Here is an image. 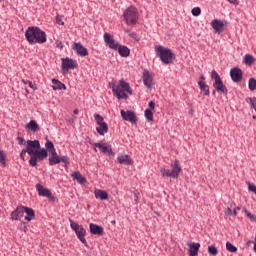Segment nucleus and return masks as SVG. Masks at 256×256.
I'll return each mask as SVG.
<instances>
[{
    "label": "nucleus",
    "instance_id": "f257e3e1",
    "mask_svg": "<svg viewBox=\"0 0 256 256\" xmlns=\"http://www.w3.org/2000/svg\"><path fill=\"white\" fill-rule=\"evenodd\" d=\"M45 147L50 155L48 159L50 167L59 165V163H63L65 167H69V156H59L55 149V144L51 140H46Z\"/></svg>",
    "mask_w": 256,
    "mask_h": 256
},
{
    "label": "nucleus",
    "instance_id": "f03ea898",
    "mask_svg": "<svg viewBox=\"0 0 256 256\" xmlns=\"http://www.w3.org/2000/svg\"><path fill=\"white\" fill-rule=\"evenodd\" d=\"M25 37L30 45H35L37 43L43 45V43H47V34L39 27H28L25 32Z\"/></svg>",
    "mask_w": 256,
    "mask_h": 256
},
{
    "label": "nucleus",
    "instance_id": "7ed1b4c3",
    "mask_svg": "<svg viewBox=\"0 0 256 256\" xmlns=\"http://www.w3.org/2000/svg\"><path fill=\"white\" fill-rule=\"evenodd\" d=\"M112 91L117 99H128V95H133V90L131 89V86H129V83H127L123 79L120 80L117 85L112 86Z\"/></svg>",
    "mask_w": 256,
    "mask_h": 256
},
{
    "label": "nucleus",
    "instance_id": "20e7f679",
    "mask_svg": "<svg viewBox=\"0 0 256 256\" xmlns=\"http://www.w3.org/2000/svg\"><path fill=\"white\" fill-rule=\"evenodd\" d=\"M154 51L156 56L159 57L160 61H162L164 65H171V63H173V60L175 59V53H173L171 49L158 45L155 46Z\"/></svg>",
    "mask_w": 256,
    "mask_h": 256
},
{
    "label": "nucleus",
    "instance_id": "39448f33",
    "mask_svg": "<svg viewBox=\"0 0 256 256\" xmlns=\"http://www.w3.org/2000/svg\"><path fill=\"white\" fill-rule=\"evenodd\" d=\"M41 149V143L39 140H27L26 141V148L22 149L20 152V158L22 161H25V155H35L36 151Z\"/></svg>",
    "mask_w": 256,
    "mask_h": 256
},
{
    "label": "nucleus",
    "instance_id": "423d86ee",
    "mask_svg": "<svg viewBox=\"0 0 256 256\" xmlns=\"http://www.w3.org/2000/svg\"><path fill=\"white\" fill-rule=\"evenodd\" d=\"M70 221V227L72 231L75 232L76 237L83 243L85 247H89V244L87 243V239H85V235H87V230L83 228V226L79 225V223L73 221L72 219H69Z\"/></svg>",
    "mask_w": 256,
    "mask_h": 256
},
{
    "label": "nucleus",
    "instance_id": "0eeeda50",
    "mask_svg": "<svg viewBox=\"0 0 256 256\" xmlns=\"http://www.w3.org/2000/svg\"><path fill=\"white\" fill-rule=\"evenodd\" d=\"M171 168H172L171 170L165 169V168H160V173H161L162 177H170L172 179H177V177H179L180 171H182L181 164L179 163V160H175L171 164Z\"/></svg>",
    "mask_w": 256,
    "mask_h": 256
},
{
    "label": "nucleus",
    "instance_id": "6e6552de",
    "mask_svg": "<svg viewBox=\"0 0 256 256\" xmlns=\"http://www.w3.org/2000/svg\"><path fill=\"white\" fill-rule=\"evenodd\" d=\"M124 19L127 25H137V19H139V14L137 13L136 7H129L124 11Z\"/></svg>",
    "mask_w": 256,
    "mask_h": 256
},
{
    "label": "nucleus",
    "instance_id": "1a4fd4ad",
    "mask_svg": "<svg viewBox=\"0 0 256 256\" xmlns=\"http://www.w3.org/2000/svg\"><path fill=\"white\" fill-rule=\"evenodd\" d=\"M61 61H62V64H61L62 71L67 72L69 71V69H77V67L79 66L76 60H73L69 57L62 58Z\"/></svg>",
    "mask_w": 256,
    "mask_h": 256
},
{
    "label": "nucleus",
    "instance_id": "9d476101",
    "mask_svg": "<svg viewBox=\"0 0 256 256\" xmlns=\"http://www.w3.org/2000/svg\"><path fill=\"white\" fill-rule=\"evenodd\" d=\"M103 39L109 49H112V51H117V48L119 47V42H116L115 39H113V35L106 32L103 35Z\"/></svg>",
    "mask_w": 256,
    "mask_h": 256
},
{
    "label": "nucleus",
    "instance_id": "9b49d317",
    "mask_svg": "<svg viewBox=\"0 0 256 256\" xmlns=\"http://www.w3.org/2000/svg\"><path fill=\"white\" fill-rule=\"evenodd\" d=\"M72 49L79 57H87V55H89V51L87 48H85V46H83V44H81V42H74Z\"/></svg>",
    "mask_w": 256,
    "mask_h": 256
},
{
    "label": "nucleus",
    "instance_id": "f8f14e48",
    "mask_svg": "<svg viewBox=\"0 0 256 256\" xmlns=\"http://www.w3.org/2000/svg\"><path fill=\"white\" fill-rule=\"evenodd\" d=\"M121 117L124 121H128L129 123L135 124L137 123V116L135 115V112L131 110H121Z\"/></svg>",
    "mask_w": 256,
    "mask_h": 256
},
{
    "label": "nucleus",
    "instance_id": "ddd939ff",
    "mask_svg": "<svg viewBox=\"0 0 256 256\" xmlns=\"http://www.w3.org/2000/svg\"><path fill=\"white\" fill-rule=\"evenodd\" d=\"M94 147H99L101 153L110 155V156H115V152H113V148L111 145H107V143H101V142H96L93 144Z\"/></svg>",
    "mask_w": 256,
    "mask_h": 256
},
{
    "label": "nucleus",
    "instance_id": "4468645a",
    "mask_svg": "<svg viewBox=\"0 0 256 256\" xmlns=\"http://www.w3.org/2000/svg\"><path fill=\"white\" fill-rule=\"evenodd\" d=\"M230 77L234 83H239L243 80V71L241 68L234 67L230 70Z\"/></svg>",
    "mask_w": 256,
    "mask_h": 256
},
{
    "label": "nucleus",
    "instance_id": "2eb2a0df",
    "mask_svg": "<svg viewBox=\"0 0 256 256\" xmlns=\"http://www.w3.org/2000/svg\"><path fill=\"white\" fill-rule=\"evenodd\" d=\"M142 81L147 89H151L153 87V75L149 70H144L142 74Z\"/></svg>",
    "mask_w": 256,
    "mask_h": 256
},
{
    "label": "nucleus",
    "instance_id": "dca6fc26",
    "mask_svg": "<svg viewBox=\"0 0 256 256\" xmlns=\"http://www.w3.org/2000/svg\"><path fill=\"white\" fill-rule=\"evenodd\" d=\"M118 165H132L133 159L129 154H118L117 159L115 161Z\"/></svg>",
    "mask_w": 256,
    "mask_h": 256
},
{
    "label": "nucleus",
    "instance_id": "f3484780",
    "mask_svg": "<svg viewBox=\"0 0 256 256\" xmlns=\"http://www.w3.org/2000/svg\"><path fill=\"white\" fill-rule=\"evenodd\" d=\"M25 206H18L12 213H11V219L13 221H19L21 217L24 215Z\"/></svg>",
    "mask_w": 256,
    "mask_h": 256
},
{
    "label": "nucleus",
    "instance_id": "a211bd4d",
    "mask_svg": "<svg viewBox=\"0 0 256 256\" xmlns=\"http://www.w3.org/2000/svg\"><path fill=\"white\" fill-rule=\"evenodd\" d=\"M213 87L216 91H218V93L220 92L224 95H227V93H229V91L227 90V86L223 84V80L221 79L214 82Z\"/></svg>",
    "mask_w": 256,
    "mask_h": 256
},
{
    "label": "nucleus",
    "instance_id": "6ab92c4d",
    "mask_svg": "<svg viewBox=\"0 0 256 256\" xmlns=\"http://www.w3.org/2000/svg\"><path fill=\"white\" fill-rule=\"evenodd\" d=\"M187 245L189 247V250H188L189 256H196L197 253H199V249L201 248L200 243L193 242V243H188Z\"/></svg>",
    "mask_w": 256,
    "mask_h": 256
},
{
    "label": "nucleus",
    "instance_id": "aec40b11",
    "mask_svg": "<svg viewBox=\"0 0 256 256\" xmlns=\"http://www.w3.org/2000/svg\"><path fill=\"white\" fill-rule=\"evenodd\" d=\"M212 25V29H214V31H216V33H221L223 32V28L225 27V24L218 19H215L211 22Z\"/></svg>",
    "mask_w": 256,
    "mask_h": 256
},
{
    "label": "nucleus",
    "instance_id": "412c9836",
    "mask_svg": "<svg viewBox=\"0 0 256 256\" xmlns=\"http://www.w3.org/2000/svg\"><path fill=\"white\" fill-rule=\"evenodd\" d=\"M116 51H118L120 57H129V55H131V50L129 47L120 45L119 43Z\"/></svg>",
    "mask_w": 256,
    "mask_h": 256
},
{
    "label": "nucleus",
    "instance_id": "4be33fe9",
    "mask_svg": "<svg viewBox=\"0 0 256 256\" xmlns=\"http://www.w3.org/2000/svg\"><path fill=\"white\" fill-rule=\"evenodd\" d=\"M52 89L54 91H65L67 89V86H65V84H63V82L53 78L52 79Z\"/></svg>",
    "mask_w": 256,
    "mask_h": 256
},
{
    "label": "nucleus",
    "instance_id": "5701e85b",
    "mask_svg": "<svg viewBox=\"0 0 256 256\" xmlns=\"http://www.w3.org/2000/svg\"><path fill=\"white\" fill-rule=\"evenodd\" d=\"M36 189L40 197H51V190L43 187V185L36 184Z\"/></svg>",
    "mask_w": 256,
    "mask_h": 256
},
{
    "label": "nucleus",
    "instance_id": "b1692460",
    "mask_svg": "<svg viewBox=\"0 0 256 256\" xmlns=\"http://www.w3.org/2000/svg\"><path fill=\"white\" fill-rule=\"evenodd\" d=\"M89 227H90V233L92 235H99V236H101L104 233V229L102 228V226L90 223Z\"/></svg>",
    "mask_w": 256,
    "mask_h": 256
},
{
    "label": "nucleus",
    "instance_id": "393cba45",
    "mask_svg": "<svg viewBox=\"0 0 256 256\" xmlns=\"http://www.w3.org/2000/svg\"><path fill=\"white\" fill-rule=\"evenodd\" d=\"M48 150L45 148H40L38 150H36V153H34L33 155L36 156V158L38 159V161H44V159H47V156L49 155V153L47 152Z\"/></svg>",
    "mask_w": 256,
    "mask_h": 256
},
{
    "label": "nucleus",
    "instance_id": "a878e982",
    "mask_svg": "<svg viewBox=\"0 0 256 256\" xmlns=\"http://www.w3.org/2000/svg\"><path fill=\"white\" fill-rule=\"evenodd\" d=\"M94 195H95L96 199H100L101 201H105V200L109 199V194L105 190L96 189L94 191Z\"/></svg>",
    "mask_w": 256,
    "mask_h": 256
},
{
    "label": "nucleus",
    "instance_id": "bb28decb",
    "mask_svg": "<svg viewBox=\"0 0 256 256\" xmlns=\"http://www.w3.org/2000/svg\"><path fill=\"white\" fill-rule=\"evenodd\" d=\"M24 213H26V215H27L24 218L25 221H33V219H35V210H33V208L24 206Z\"/></svg>",
    "mask_w": 256,
    "mask_h": 256
},
{
    "label": "nucleus",
    "instance_id": "cd10ccee",
    "mask_svg": "<svg viewBox=\"0 0 256 256\" xmlns=\"http://www.w3.org/2000/svg\"><path fill=\"white\" fill-rule=\"evenodd\" d=\"M28 131H32V133H37L39 131V124L35 120H31L25 127Z\"/></svg>",
    "mask_w": 256,
    "mask_h": 256
},
{
    "label": "nucleus",
    "instance_id": "c85d7f7f",
    "mask_svg": "<svg viewBox=\"0 0 256 256\" xmlns=\"http://www.w3.org/2000/svg\"><path fill=\"white\" fill-rule=\"evenodd\" d=\"M72 177L78 181L80 185H85V183H87V179L81 174V172H73Z\"/></svg>",
    "mask_w": 256,
    "mask_h": 256
},
{
    "label": "nucleus",
    "instance_id": "c756f323",
    "mask_svg": "<svg viewBox=\"0 0 256 256\" xmlns=\"http://www.w3.org/2000/svg\"><path fill=\"white\" fill-rule=\"evenodd\" d=\"M99 127L96 128V131L100 135H105V133H109V126L107 125L106 122L98 124Z\"/></svg>",
    "mask_w": 256,
    "mask_h": 256
},
{
    "label": "nucleus",
    "instance_id": "7c9ffc66",
    "mask_svg": "<svg viewBox=\"0 0 256 256\" xmlns=\"http://www.w3.org/2000/svg\"><path fill=\"white\" fill-rule=\"evenodd\" d=\"M198 85L200 87V91L203 93V95H205L206 97H209V85H207L205 82L203 81H198Z\"/></svg>",
    "mask_w": 256,
    "mask_h": 256
},
{
    "label": "nucleus",
    "instance_id": "2f4dec72",
    "mask_svg": "<svg viewBox=\"0 0 256 256\" xmlns=\"http://www.w3.org/2000/svg\"><path fill=\"white\" fill-rule=\"evenodd\" d=\"M243 63H245V65H253V63H255V57H253L251 54H246L243 57Z\"/></svg>",
    "mask_w": 256,
    "mask_h": 256
},
{
    "label": "nucleus",
    "instance_id": "473e14b6",
    "mask_svg": "<svg viewBox=\"0 0 256 256\" xmlns=\"http://www.w3.org/2000/svg\"><path fill=\"white\" fill-rule=\"evenodd\" d=\"M248 88L250 91H256V79L250 78L248 81Z\"/></svg>",
    "mask_w": 256,
    "mask_h": 256
},
{
    "label": "nucleus",
    "instance_id": "72a5a7b5",
    "mask_svg": "<svg viewBox=\"0 0 256 256\" xmlns=\"http://www.w3.org/2000/svg\"><path fill=\"white\" fill-rule=\"evenodd\" d=\"M37 161H39V159L36 155H30L29 165L31 167H37Z\"/></svg>",
    "mask_w": 256,
    "mask_h": 256
},
{
    "label": "nucleus",
    "instance_id": "f704fd0d",
    "mask_svg": "<svg viewBox=\"0 0 256 256\" xmlns=\"http://www.w3.org/2000/svg\"><path fill=\"white\" fill-rule=\"evenodd\" d=\"M144 115H145L147 121H149V122L153 121V111H151V109H146L144 112Z\"/></svg>",
    "mask_w": 256,
    "mask_h": 256
},
{
    "label": "nucleus",
    "instance_id": "c9c22d12",
    "mask_svg": "<svg viewBox=\"0 0 256 256\" xmlns=\"http://www.w3.org/2000/svg\"><path fill=\"white\" fill-rule=\"evenodd\" d=\"M226 249L230 253H237V247H235V245H232L231 242L226 243Z\"/></svg>",
    "mask_w": 256,
    "mask_h": 256
},
{
    "label": "nucleus",
    "instance_id": "e433bc0d",
    "mask_svg": "<svg viewBox=\"0 0 256 256\" xmlns=\"http://www.w3.org/2000/svg\"><path fill=\"white\" fill-rule=\"evenodd\" d=\"M208 253L209 255L216 256L217 253H219V250H217V247L214 245L208 246Z\"/></svg>",
    "mask_w": 256,
    "mask_h": 256
},
{
    "label": "nucleus",
    "instance_id": "4c0bfd02",
    "mask_svg": "<svg viewBox=\"0 0 256 256\" xmlns=\"http://www.w3.org/2000/svg\"><path fill=\"white\" fill-rule=\"evenodd\" d=\"M94 119H95L97 125H101V123H105L103 116H101L99 114H94Z\"/></svg>",
    "mask_w": 256,
    "mask_h": 256
},
{
    "label": "nucleus",
    "instance_id": "58836bf2",
    "mask_svg": "<svg viewBox=\"0 0 256 256\" xmlns=\"http://www.w3.org/2000/svg\"><path fill=\"white\" fill-rule=\"evenodd\" d=\"M244 213L245 215L248 217V219H250V221L255 222L256 221V217L255 215H253L251 212H249L247 209H244Z\"/></svg>",
    "mask_w": 256,
    "mask_h": 256
},
{
    "label": "nucleus",
    "instance_id": "ea45409f",
    "mask_svg": "<svg viewBox=\"0 0 256 256\" xmlns=\"http://www.w3.org/2000/svg\"><path fill=\"white\" fill-rule=\"evenodd\" d=\"M246 101H250V105L252 107V109H254L256 111V97H249L246 99Z\"/></svg>",
    "mask_w": 256,
    "mask_h": 256
},
{
    "label": "nucleus",
    "instance_id": "a19ab883",
    "mask_svg": "<svg viewBox=\"0 0 256 256\" xmlns=\"http://www.w3.org/2000/svg\"><path fill=\"white\" fill-rule=\"evenodd\" d=\"M5 152H3V150H0V163L1 165H3V167H5V165H7V163L5 162Z\"/></svg>",
    "mask_w": 256,
    "mask_h": 256
},
{
    "label": "nucleus",
    "instance_id": "79ce46f5",
    "mask_svg": "<svg viewBox=\"0 0 256 256\" xmlns=\"http://www.w3.org/2000/svg\"><path fill=\"white\" fill-rule=\"evenodd\" d=\"M191 13L194 17H199V15H201V8L195 7L192 9Z\"/></svg>",
    "mask_w": 256,
    "mask_h": 256
},
{
    "label": "nucleus",
    "instance_id": "37998d69",
    "mask_svg": "<svg viewBox=\"0 0 256 256\" xmlns=\"http://www.w3.org/2000/svg\"><path fill=\"white\" fill-rule=\"evenodd\" d=\"M211 79H214L215 82L221 80V76L217 73V71L212 70L211 72Z\"/></svg>",
    "mask_w": 256,
    "mask_h": 256
},
{
    "label": "nucleus",
    "instance_id": "c03bdc74",
    "mask_svg": "<svg viewBox=\"0 0 256 256\" xmlns=\"http://www.w3.org/2000/svg\"><path fill=\"white\" fill-rule=\"evenodd\" d=\"M22 83H24V85H29L30 89H37V88L33 85V82H31V81H29V80L22 79Z\"/></svg>",
    "mask_w": 256,
    "mask_h": 256
},
{
    "label": "nucleus",
    "instance_id": "a18cd8bd",
    "mask_svg": "<svg viewBox=\"0 0 256 256\" xmlns=\"http://www.w3.org/2000/svg\"><path fill=\"white\" fill-rule=\"evenodd\" d=\"M248 190L256 195V186L255 184L248 183Z\"/></svg>",
    "mask_w": 256,
    "mask_h": 256
},
{
    "label": "nucleus",
    "instance_id": "49530a36",
    "mask_svg": "<svg viewBox=\"0 0 256 256\" xmlns=\"http://www.w3.org/2000/svg\"><path fill=\"white\" fill-rule=\"evenodd\" d=\"M129 37H131L132 39H134L135 41H139V34L138 33H135V32H132V33H129Z\"/></svg>",
    "mask_w": 256,
    "mask_h": 256
},
{
    "label": "nucleus",
    "instance_id": "de8ad7c7",
    "mask_svg": "<svg viewBox=\"0 0 256 256\" xmlns=\"http://www.w3.org/2000/svg\"><path fill=\"white\" fill-rule=\"evenodd\" d=\"M133 195H134V201L135 203H137L139 201V190L134 189Z\"/></svg>",
    "mask_w": 256,
    "mask_h": 256
},
{
    "label": "nucleus",
    "instance_id": "09e8293b",
    "mask_svg": "<svg viewBox=\"0 0 256 256\" xmlns=\"http://www.w3.org/2000/svg\"><path fill=\"white\" fill-rule=\"evenodd\" d=\"M18 145H25L27 144V141H25V138L23 137H18Z\"/></svg>",
    "mask_w": 256,
    "mask_h": 256
},
{
    "label": "nucleus",
    "instance_id": "8fccbe9b",
    "mask_svg": "<svg viewBox=\"0 0 256 256\" xmlns=\"http://www.w3.org/2000/svg\"><path fill=\"white\" fill-rule=\"evenodd\" d=\"M57 49H63V42L61 40H56Z\"/></svg>",
    "mask_w": 256,
    "mask_h": 256
},
{
    "label": "nucleus",
    "instance_id": "3c124183",
    "mask_svg": "<svg viewBox=\"0 0 256 256\" xmlns=\"http://www.w3.org/2000/svg\"><path fill=\"white\" fill-rule=\"evenodd\" d=\"M56 22L58 23V25H65V22H63V19H61V17L56 16Z\"/></svg>",
    "mask_w": 256,
    "mask_h": 256
},
{
    "label": "nucleus",
    "instance_id": "603ef678",
    "mask_svg": "<svg viewBox=\"0 0 256 256\" xmlns=\"http://www.w3.org/2000/svg\"><path fill=\"white\" fill-rule=\"evenodd\" d=\"M225 215H230V216H234L233 214V210L231 208H227V210L225 211Z\"/></svg>",
    "mask_w": 256,
    "mask_h": 256
},
{
    "label": "nucleus",
    "instance_id": "864d4df0",
    "mask_svg": "<svg viewBox=\"0 0 256 256\" xmlns=\"http://www.w3.org/2000/svg\"><path fill=\"white\" fill-rule=\"evenodd\" d=\"M237 211H241V206L234 208V210L232 211L234 217L237 216Z\"/></svg>",
    "mask_w": 256,
    "mask_h": 256
},
{
    "label": "nucleus",
    "instance_id": "5fc2aeb1",
    "mask_svg": "<svg viewBox=\"0 0 256 256\" xmlns=\"http://www.w3.org/2000/svg\"><path fill=\"white\" fill-rule=\"evenodd\" d=\"M148 106L150 107V109H155V102L150 101Z\"/></svg>",
    "mask_w": 256,
    "mask_h": 256
},
{
    "label": "nucleus",
    "instance_id": "6e6d98bb",
    "mask_svg": "<svg viewBox=\"0 0 256 256\" xmlns=\"http://www.w3.org/2000/svg\"><path fill=\"white\" fill-rule=\"evenodd\" d=\"M229 3H232V5L237 4V0H227Z\"/></svg>",
    "mask_w": 256,
    "mask_h": 256
},
{
    "label": "nucleus",
    "instance_id": "4d7b16f0",
    "mask_svg": "<svg viewBox=\"0 0 256 256\" xmlns=\"http://www.w3.org/2000/svg\"><path fill=\"white\" fill-rule=\"evenodd\" d=\"M199 81H205V76L204 75H200V77H199Z\"/></svg>",
    "mask_w": 256,
    "mask_h": 256
},
{
    "label": "nucleus",
    "instance_id": "13d9d810",
    "mask_svg": "<svg viewBox=\"0 0 256 256\" xmlns=\"http://www.w3.org/2000/svg\"><path fill=\"white\" fill-rule=\"evenodd\" d=\"M73 113H74V115H79V109H75V110L73 111Z\"/></svg>",
    "mask_w": 256,
    "mask_h": 256
},
{
    "label": "nucleus",
    "instance_id": "bf43d9fd",
    "mask_svg": "<svg viewBox=\"0 0 256 256\" xmlns=\"http://www.w3.org/2000/svg\"><path fill=\"white\" fill-rule=\"evenodd\" d=\"M124 33H127V35H129V33H132V32H131V30H129V29H125V30H124Z\"/></svg>",
    "mask_w": 256,
    "mask_h": 256
},
{
    "label": "nucleus",
    "instance_id": "052dcab7",
    "mask_svg": "<svg viewBox=\"0 0 256 256\" xmlns=\"http://www.w3.org/2000/svg\"><path fill=\"white\" fill-rule=\"evenodd\" d=\"M250 243H254V244H255V241H248V245H249Z\"/></svg>",
    "mask_w": 256,
    "mask_h": 256
},
{
    "label": "nucleus",
    "instance_id": "680f3d73",
    "mask_svg": "<svg viewBox=\"0 0 256 256\" xmlns=\"http://www.w3.org/2000/svg\"><path fill=\"white\" fill-rule=\"evenodd\" d=\"M253 119H256V116H253Z\"/></svg>",
    "mask_w": 256,
    "mask_h": 256
},
{
    "label": "nucleus",
    "instance_id": "e2e57ef3",
    "mask_svg": "<svg viewBox=\"0 0 256 256\" xmlns=\"http://www.w3.org/2000/svg\"><path fill=\"white\" fill-rule=\"evenodd\" d=\"M213 95H215V91H213Z\"/></svg>",
    "mask_w": 256,
    "mask_h": 256
}]
</instances>
